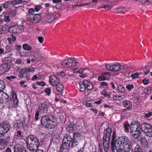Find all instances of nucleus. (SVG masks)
<instances>
[{"label":"nucleus","mask_w":152,"mask_h":152,"mask_svg":"<svg viewBox=\"0 0 152 152\" xmlns=\"http://www.w3.org/2000/svg\"><path fill=\"white\" fill-rule=\"evenodd\" d=\"M112 137L111 148L112 151L113 152H114L115 151V148L116 145H117V143H116V142L118 139V138L116 139L117 136L115 131H114L113 132Z\"/></svg>","instance_id":"nucleus-13"},{"label":"nucleus","mask_w":152,"mask_h":152,"mask_svg":"<svg viewBox=\"0 0 152 152\" xmlns=\"http://www.w3.org/2000/svg\"><path fill=\"white\" fill-rule=\"evenodd\" d=\"M143 83L144 84L147 85L148 83V80L147 78H145L143 80Z\"/></svg>","instance_id":"nucleus-62"},{"label":"nucleus","mask_w":152,"mask_h":152,"mask_svg":"<svg viewBox=\"0 0 152 152\" xmlns=\"http://www.w3.org/2000/svg\"><path fill=\"white\" fill-rule=\"evenodd\" d=\"M38 40L40 43H42L44 41V39L42 37H38Z\"/></svg>","instance_id":"nucleus-61"},{"label":"nucleus","mask_w":152,"mask_h":152,"mask_svg":"<svg viewBox=\"0 0 152 152\" xmlns=\"http://www.w3.org/2000/svg\"><path fill=\"white\" fill-rule=\"evenodd\" d=\"M113 99L115 100H119V96L117 95L113 94Z\"/></svg>","instance_id":"nucleus-58"},{"label":"nucleus","mask_w":152,"mask_h":152,"mask_svg":"<svg viewBox=\"0 0 152 152\" xmlns=\"http://www.w3.org/2000/svg\"><path fill=\"white\" fill-rule=\"evenodd\" d=\"M122 104L124 106L127 110H130L132 107V103L130 101L124 100L123 101Z\"/></svg>","instance_id":"nucleus-19"},{"label":"nucleus","mask_w":152,"mask_h":152,"mask_svg":"<svg viewBox=\"0 0 152 152\" xmlns=\"http://www.w3.org/2000/svg\"><path fill=\"white\" fill-rule=\"evenodd\" d=\"M22 140L21 142H26L28 149L31 151H34L37 149L40 144L38 139L32 135L28 137L26 141L25 140Z\"/></svg>","instance_id":"nucleus-2"},{"label":"nucleus","mask_w":152,"mask_h":152,"mask_svg":"<svg viewBox=\"0 0 152 152\" xmlns=\"http://www.w3.org/2000/svg\"><path fill=\"white\" fill-rule=\"evenodd\" d=\"M104 65L107 70L113 72L118 71L119 70V67H120V64L118 63L112 64H105Z\"/></svg>","instance_id":"nucleus-9"},{"label":"nucleus","mask_w":152,"mask_h":152,"mask_svg":"<svg viewBox=\"0 0 152 152\" xmlns=\"http://www.w3.org/2000/svg\"><path fill=\"white\" fill-rule=\"evenodd\" d=\"M17 26H10L9 28V31L12 33H17L18 31L16 29Z\"/></svg>","instance_id":"nucleus-28"},{"label":"nucleus","mask_w":152,"mask_h":152,"mask_svg":"<svg viewBox=\"0 0 152 152\" xmlns=\"http://www.w3.org/2000/svg\"><path fill=\"white\" fill-rule=\"evenodd\" d=\"M78 144V140H76L73 139L72 143V146L73 147L76 146Z\"/></svg>","instance_id":"nucleus-48"},{"label":"nucleus","mask_w":152,"mask_h":152,"mask_svg":"<svg viewBox=\"0 0 152 152\" xmlns=\"http://www.w3.org/2000/svg\"><path fill=\"white\" fill-rule=\"evenodd\" d=\"M140 2L145 5H148L152 4V0H140Z\"/></svg>","instance_id":"nucleus-30"},{"label":"nucleus","mask_w":152,"mask_h":152,"mask_svg":"<svg viewBox=\"0 0 152 152\" xmlns=\"http://www.w3.org/2000/svg\"><path fill=\"white\" fill-rule=\"evenodd\" d=\"M72 140V139L71 136L66 135L63 140L62 146L64 148H68L69 147L70 143Z\"/></svg>","instance_id":"nucleus-11"},{"label":"nucleus","mask_w":152,"mask_h":152,"mask_svg":"<svg viewBox=\"0 0 152 152\" xmlns=\"http://www.w3.org/2000/svg\"><path fill=\"white\" fill-rule=\"evenodd\" d=\"M73 137L74 139L76 140H80L82 137L80 135L77 133H74L73 135Z\"/></svg>","instance_id":"nucleus-33"},{"label":"nucleus","mask_w":152,"mask_h":152,"mask_svg":"<svg viewBox=\"0 0 152 152\" xmlns=\"http://www.w3.org/2000/svg\"><path fill=\"white\" fill-rule=\"evenodd\" d=\"M57 75L58 76L61 77H64L66 75L63 71L58 72Z\"/></svg>","instance_id":"nucleus-47"},{"label":"nucleus","mask_w":152,"mask_h":152,"mask_svg":"<svg viewBox=\"0 0 152 152\" xmlns=\"http://www.w3.org/2000/svg\"><path fill=\"white\" fill-rule=\"evenodd\" d=\"M55 18V15L54 14L51 13L46 14L43 23L44 24H46L51 23L54 20Z\"/></svg>","instance_id":"nucleus-10"},{"label":"nucleus","mask_w":152,"mask_h":152,"mask_svg":"<svg viewBox=\"0 0 152 152\" xmlns=\"http://www.w3.org/2000/svg\"><path fill=\"white\" fill-rule=\"evenodd\" d=\"M139 75V74L138 73H136L133 75H131L133 79H135L137 78Z\"/></svg>","instance_id":"nucleus-56"},{"label":"nucleus","mask_w":152,"mask_h":152,"mask_svg":"<svg viewBox=\"0 0 152 152\" xmlns=\"http://www.w3.org/2000/svg\"><path fill=\"white\" fill-rule=\"evenodd\" d=\"M10 2L11 4L15 8H17L19 7V0L10 1Z\"/></svg>","instance_id":"nucleus-29"},{"label":"nucleus","mask_w":152,"mask_h":152,"mask_svg":"<svg viewBox=\"0 0 152 152\" xmlns=\"http://www.w3.org/2000/svg\"><path fill=\"white\" fill-rule=\"evenodd\" d=\"M0 93L1 94H0V96H1L0 97V104H3L4 102H7L9 99V96L4 92H2Z\"/></svg>","instance_id":"nucleus-16"},{"label":"nucleus","mask_w":152,"mask_h":152,"mask_svg":"<svg viewBox=\"0 0 152 152\" xmlns=\"http://www.w3.org/2000/svg\"><path fill=\"white\" fill-rule=\"evenodd\" d=\"M23 49L26 50H30L31 49V46L27 44H24L23 45Z\"/></svg>","instance_id":"nucleus-36"},{"label":"nucleus","mask_w":152,"mask_h":152,"mask_svg":"<svg viewBox=\"0 0 152 152\" xmlns=\"http://www.w3.org/2000/svg\"><path fill=\"white\" fill-rule=\"evenodd\" d=\"M12 98L11 99V101L13 102V105L15 106L17 105L18 101V99L16 94L15 92H12Z\"/></svg>","instance_id":"nucleus-20"},{"label":"nucleus","mask_w":152,"mask_h":152,"mask_svg":"<svg viewBox=\"0 0 152 152\" xmlns=\"http://www.w3.org/2000/svg\"><path fill=\"white\" fill-rule=\"evenodd\" d=\"M61 65L64 68H70L75 66L77 64V60L75 58H69L61 62Z\"/></svg>","instance_id":"nucleus-7"},{"label":"nucleus","mask_w":152,"mask_h":152,"mask_svg":"<svg viewBox=\"0 0 152 152\" xmlns=\"http://www.w3.org/2000/svg\"><path fill=\"white\" fill-rule=\"evenodd\" d=\"M3 61L4 62H6V63L10 64L11 62L12 58L9 56L5 57L3 58Z\"/></svg>","instance_id":"nucleus-34"},{"label":"nucleus","mask_w":152,"mask_h":152,"mask_svg":"<svg viewBox=\"0 0 152 152\" xmlns=\"http://www.w3.org/2000/svg\"><path fill=\"white\" fill-rule=\"evenodd\" d=\"M141 131H137L131 134L134 138L139 140L141 137Z\"/></svg>","instance_id":"nucleus-26"},{"label":"nucleus","mask_w":152,"mask_h":152,"mask_svg":"<svg viewBox=\"0 0 152 152\" xmlns=\"http://www.w3.org/2000/svg\"><path fill=\"white\" fill-rule=\"evenodd\" d=\"M27 73L31 72L34 70V68L32 67H29L26 68Z\"/></svg>","instance_id":"nucleus-42"},{"label":"nucleus","mask_w":152,"mask_h":152,"mask_svg":"<svg viewBox=\"0 0 152 152\" xmlns=\"http://www.w3.org/2000/svg\"><path fill=\"white\" fill-rule=\"evenodd\" d=\"M10 4H11L10 1H7L2 4V7H3L4 8L7 9L9 7Z\"/></svg>","instance_id":"nucleus-35"},{"label":"nucleus","mask_w":152,"mask_h":152,"mask_svg":"<svg viewBox=\"0 0 152 152\" xmlns=\"http://www.w3.org/2000/svg\"><path fill=\"white\" fill-rule=\"evenodd\" d=\"M41 123L43 126L50 129L54 128L56 125L54 121L53 116L50 115L43 116L41 119Z\"/></svg>","instance_id":"nucleus-3"},{"label":"nucleus","mask_w":152,"mask_h":152,"mask_svg":"<svg viewBox=\"0 0 152 152\" xmlns=\"http://www.w3.org/2000/svg\"><path fill=\"white\" fill-rule=\"evenodd\" d=\"M26 73L27 72L26 68L22 69L21 70L20 72V77H23L24 74H26Z\"/></svg>","instance_id":"nucleus-39"},{"label":"nucleus","mask_w":152,"mask_h":152,"mask_svg":"<svg viewBox=\"0 0 152 152\" xmlns=\"http://www.w3.org/2000/svg\"><path fill=\"white\" fill-rule=\"evenodd\" d=\"M116 143H117V144L115 147V150H116L117 152L130 151V141L127 137L123 136L118 138Z\"/></svg>","instance_id":"nucleus-1"},{"label":"nucleus","mask_w":152,"mask_h":152,"mask_svg":"<svg viewBox=\"0 0 152 152\" xmlns=\"http://www.w3.org/2000/svg\"><path fill=\"white\" fill-rule=\"evenodd\" d=\"M20 56H28V53L24 52H21V53H20Z\"/></svg>","instance_id":"nucleus-59"},{"label":"nucleus","mask_w":152,"mask_h":152,"mask_svg":"<svg viewBox=\"0 0 152 152\" xmlns=\"http://www.w3.org/2000/svg\"><path fill=\"white\" fill-rule=\"evenodd\" d=\"M48 106L45 102L40 103L38 107V110L37 111L35 114V119L37 121L39 119V112L40 113H46L48 111Z\"/></svg>","instance_id":"nucleus-6"},{"label":"nucleus","mask_w":152,"mask_h":152,"mask_svg":"<svg viewBox=\"0 0 152 152\" xmlns=\"http://www.w3.org/2000/svg\"><path fill=\"white\" fill-rule=\"evenodd\" d=\"M6 139L4 136L0 137V149H4L7 146Z\"/></svg>","instance_id":"nucleus-18"},{"label":"nucleus","mask_w":152,"mask_h":152,"mask_svg":"<svg viewBox=\"0 0 152 152\" xmlns=\"http://www.w3.org/2000/svg\"><path fill=\"white\" fill-rule=\"evenodd\" d=\"M152 115V113L151 112L149 111L145 114V116L148 118H149Z\"/></svg>","instance_id":"nucleus-60"},{"label":"nucleus","mask_w":152,"mask_h":152,"mask_svg":"<svg viewBox=\"0 0 152 152\" xmlns=\"http://www.w3.org/2000/svg\"><path fill=\"white\" fill-rule=\"evenodd\" d=\"M106 77L102 74V75L98 77V79L99 80H104L106 79Z\"/></svg>","instance_id":"nucleus-54"},{"label":"nucleus","mask_w":152,"mask_h":152,"mask_svg":"<svg viewBox=\"0 0 152 152\" xmlns=\"http://www.w3.org/2000/svg\"><path fill=\"white\" fill-rule=\"evenodd\" d=\"M10 126L7 122H3L0 124V135H3L9 131Z\"/></svg>","instance_id":"nucleus-8"},{"label":"nucleus","mask_w":152,"mask_h":152,"mask_svg":"<svg viewBox=\"0 0 152 152\" xmlns=\"http://www.w3.org/2000/svg\"><path fill=\"white\" fill-rule=\"evenodd\" d=\"M56 112L58 114H59L61 113V111L60 110L59 108L58 107H57L55 109H54Z\"/></svg>","instance_id":"nucleus-63"},{"label":"nucleus","mask_w":152,"mask_h":152,"mask_svg":"<svg viewBox=\"0 0 152 152\" xmlns=\"http://www.w3.org/2000/svg\"><path fill=\"white\" fill-rule=\"evenodd\" d=\"M126 10V7H123V8H119L117 9V12L119 13L122 12L123 13H124L125 12V10Z\"/></svg>","instance_id":"nucleus-40"},{"label":"nucleus","mask_w":152,"mask_h":152,"mask_svg":"<svg viewBox=\"0 0 152 152\" xmlns=\"http://www.w3.org/2000/svg\"><path fill=\"white\" fill-rule=\"evenodd\" d=\"M134 88V86L133 85H127L126 86V88L129 90H130Z\"/></svg>","instance_id":"nucleus-55"},{"label":"nucleus","mask_w":152,"mask_h":152,"mask_svg":"<svg viewBox=\"0 0 152 152\" xmlns=\"http://www.w3.org/2000/svg\"><path fill=\"white\" fill-rule=\"evenodd\" d=\"M140 131V125L138 123H135L131 124L130 126V132L131 134Z\"/></svg>","instance_id":"nucleus-14"},{"label":"nucleus","mask_w":152,"mask_h":152,"mask_svg":"<svg viewBox=\"0 0 152 152\" xmlns=\"http://www.w3.org/2000/svg\"><path fill=\"white\" fill-rule=\"evenodd\" d=\"M51 92V89L49 87L46 88L44 90V92L46 93L48 96L50 95Z\"/></svg>","instance_id":"nucleus-44"},{"label":"nucleus","mask_w":152,"mask_h":152,"mask_svg":"<svg viewBox=\"0 0 152 152\" xmlns=\"http://www.w3.org/2000/svg\"><path fill=\"white\" fill-rule=\"evenodd\" d=\"M120 67H119V70H121L122 72H124L128 68L127 66L125 64H120Z\"/></svg>","instance_id":"nucleus-37"},{"label":"nucleus","mask_w":152,"mask_h":152,"mask_svg":"<svg viewBox=\"0 0 152 152\" xmlns=\"http://www.w3.org/2000/svg\"><path fill=\"white\" fill-rule=\"evenodd\" d=\"M134 151L135 152H142V150L138 146H136L135 148Z\"/></svg>","instance_id":"nucleus-51"},{"label":"nucleus","mask_w":152,"mask_h":152,"mask_svg":"<svg viewBox=\"0 0 152 152\" xmlns=\"http://www.w3.org/2000/svg\"><path fill=\"white\" fill-rule=\"evenodd\" d=\"M101 85L103 87L107 86H108V84L105 82H102L101 83Z\"/></svg>","instance_id":"nucleus-64"},{"label":"nucleus","mask_w":152,"mask_h":152,"mask_svg":"<svg viewBox=\"0 0 152 152\" xmlns=\"http://www.w3.org/2000/svg\"><path fill=\"white\" fill-rule=\"evenodd\" d=\"M57 90L59 92H61L64 90V87L63 84L61 83L56 84V85Z\"/></svg>","instance_id":"nucleus-27"},{"label":"nucleus","mask_w":152,"mask_h":152,"mask_svg":"<svg viewBox=\"0 0 152 152\" xmlns=\"http://www.w3.org/2000/svg\"><path fill=\"white\" fill-rule=\"evenodd\" d=\"M80 86V91H84L86 90V87H85L84 82L80 83L79 84Z\"/></svg>","instance_id":"nucleus-32"},{"label":"nucleus","mask_w":152,"mask_h":152,"mask_svg":"<svg viewBox=\"0 0 152 152\" xmlns=\"http://www.w3.org/2000/svg\"><path fill=\"white\" fill-rule=\"evenodd\" d=\"M40 9V7L39 5H37L34 7V9L36 12H38Z\"/></svg>","instance_id":"nucleus-57"},{"label":"nucleus","mask_w":152,"mask_h":152,"mask_svg":"<svg viewBox=\"0 0 152 152\" xmlns=\"http://www.w3.org/2000/svg\"><path fill=\"white\" fill-rule=\"evenodd\" d=\"M5 87V84L4 81L0 80V92H2Z\"/></svg>","instance_id":"nucleus-31"},{"label":"nucleus","mask_w":152,"mask_h":152,"mask_svg":"<svg viewBox=\"0 0 152 152\" xmlns=\"http://www.w3.org/2000/svg\"><path fill=\"white\" fill-rule=\"evenodd\" d=\"M23 144H24V143H23V145L21 146L20 147V152H26V149L24 147Z\"/></svg>","instance_id":"nucleus-49"},{"label":"nucleus","mask_w":152,"mask_h":152,"mask_svg":"<svg viewBox=\"0 0 152 152\" xmlns=\"http://www.w3.org/2000/svg\"><path fill=\"white\" fill-rule=\"evenodd\" d=\"M9 17L10 16L9 14H6L4 17V21L6 22H9L10 20Z\"/></svg>","instance_id":"nucleus-43"},{"label":"nucleus","mask_w":152,"mask_h":152,"mask_svg":"<svg viewBox=\"0 0 152 152\" xmlns=\"http://www.w3.org/2000/svg\"><path fill=\"white\" fill-rule=\"evenodd\" d=\"M0 67L3 69L2 70L4 71L5 73L9 71L10 68V65L6 63H3L0 65Z\"/></svg>","instance_id":"nucleus-25"},{"label":"nucleus","mask_w":152,"mask_h":152,"mask_svg":"<svg viewBox=\"0 0 152 152\" xmlns=\"http://www.w3.org/2000/svg\"><path fill=\"white\" fill-rule=\"evenodd\" d=\"M35 11L34 9L33 8H31L28 10V13L30 15H34Z\"/></svg>","instance_id":"nucleus-41"},{"label":"nucleus","mask_w":152,"mask_h":152,"mask_svg":"<svg viewBox=\"0 0 152 152\" xmlns=\"http://www.w3.org/2000/svg\"><path fill=\"white\" fill-rule=\"evenodd\" d=\"M28 18L31 22L35 23L39 22L41 19L40 16L37 14L33 15H28Z\"/></svg>","instance_id":"nucleus-12"},{"label":"nucleus","mask_w":152,"mask_h":152,"mask_svg":"<svg viewBox=\"0 0 152 152\" xmlns=\"http://www.w3.org/2000/svg\"><path fill=\"white\" fill-rule=\"evenodd\" d=\"M83 82L87 90H90L92 89L93 86L90 82L87 80H84Z\"/></svg>","instance_id":"nucleus-23"},{"label":"nucleus","mask_w":152,"mask_h":152,"mask_svg":"<svg viewBox=\"0 0 152 152\" xmlns=\"http://www.w3.org/2000/svg\"><path fill=\"white\" fill-rule=\"evenodd\" d=\"M101 94L106 97L110 98L112 94L111 91L108 89H103L101 92Z\"/></svg>","instance_id":"nucleus-21"},{"label":"nucleus","mask_w":152,"mask_h":152,"mask_svg":"<svg viewBox=\"0 0 152 152\" xmlns=\"http://www.w3.org/2000/svg\"><path fill=\"white\" fill-rule=\"evenodd\" d=\"M66 130L69 132H72L75 130V126L71 123H69L66 128Z\"/></svg>","instance_id":"nucleus-24"},{"label":"nucleus","mask_w":152,"mask_h":152,"mask_svg":"<svg viewBox=\"0 0 152 152\" xmlns=\"http://www.w3.org/2000/svg\"><path fill=\"white\" fill-rule=\"evenodd\" d=\"M50 82L51 85L53 86H55L56 84L60 83L59 79L55 76H52L50 77Z\"/></svg>","instance_id":"nucleus-17"},{"label":"nucleus","mask_w":152,"mask_h":152,"mask_svg":"<svg viewBox=\"0 0 152 152\" xmlns=\"http://www.w3.org/2000/svg\"><path fill=\"white\" fill-rule=\"evenodd\" d=\"M89 72V71L87 69H80V72L79 76L81 77L84 78L86 77L88 74Z\"/></svg>","instance_id":"nucleus-22"},{"label":"nucleus","mask_w":152,"mask_h":152,"mask_svg":"<svg viewBox=\"0 0 152 152\" xmlns=\"http://www.w3.org/2000/svg\"><path fill=\"white\" fill-rule=\"evenodd\" d=\"M36 84L37 85L42 86H44L46 84L45 83L44 81H37L36 82Z\"/></svg>","instance_id":"nucleus-50"},{"label":"nucleus","mask_w":152,"mask_h":152,"mask_svg":"<svg viewBox=\"0 0 152 152\" xmlns=\"http://www.w3.org/2000/svg\"><path fill=\"white\" fill-rule=\"evenodd\" d=\"M9 14L10 15V17H11L14 16H15L16 13L14 11L12 10L9 12Z\"/></svg>","instance_id":"nucleus-52"},{"label":"nucleus","mask_w":152,"mask_h":152,"mask_svg":"<svg viewBox=\"0 0 152 152\" xmlns=\"http://www.w3.org/2000/svg\"><path fill=\"white\" fill-rule=\"evenodd\" d=\"M140 142L141 146L142 148H147L148 147L149 143L145 137H141L140 139Z\"/></svg>","instance_id":"nucleus-15"},{"label":"nucleus","mask_w":152,"mask_h":152,"mask_svg":"<svg viewBox=\"0 0 152 152\" xmlns=\"http://www.w3.org/2000/svg\"><path fill=\"white\" fill-rule=\"evenodd\" d=\"M140 131H143L147 136L152 137V126L147 123H143L140 125Z\"/></svg>","instance_id":"nucleus-5"},{"label":"nucleus","mask_w":152,"mask_h":152,"mask_svg":"<svg viewBox=\"0 0 152 152\" xmlns=\"http://www.w3.org/2000/svg\"><path fill=\"white\" fill-rule=\"evenodd\" d=\"M16 78V77L14 76H7L6 77V78L10 81H13V79H15Z\"/></svg>","instance_id":"nucleus-45"},{"label":"nucleus","mask_w":152,"mask_h":152,"mask_svg":"<svg viewBox=\"0 0 152 152\" xmlns=\"http://www.w3.org/2000/svg\"><path fill=\"white\" fill-rule=\"evenodd\" d=\"M112 132V130L110 128H107L104 131L103 137V145L105 151H108L110 147L109 142Z\"/></svg>","instance_id":"nucleus-4"},{"label":"nucleus","mask_w":152,"mask_h":152,"mask_svg":"<svg viewBox=\"0 0 152 152\" xmlns=\"http://www.w3.org/2000/svg\"><path fill=\"white\" fill-rule=\"evenodd\" d=\"M14 152H19V145H17L14 147Z\"/></svg>","instance_id":"nucleus-53"},{"label":"nucleus","mask_w":152,"mask_h":152,"mask_svg":"<svg viewBox=\"0 0 152 152\" xmlns=\"http://www.w3.org/2000/svg\"><path fill=\"white\" fill-rule=\"evenodd\" d=\"M118 89L119 91L121 92H124L125 90V88L124 87L121 85H119L118 86Z\"/></svg>","instance_id":"nucleus-46"},{"label":"nucleus","mask_w":152,"mask_h":152,"mask_svg":"<svg viewBox=\"0 0 152 152\" xmlns=\"http://www.w3.org/2000/svg\"><path fill=\"white\" fill-rule=\"evenodd\" d=\"M58 96V95H56V97L55 98V100L56 102H58V101H60L61 102H63L64 103H66V100H64L63 99L59 97Z\"/></svg>","instance_id":"nucleus-38"}]
</instances>
